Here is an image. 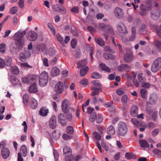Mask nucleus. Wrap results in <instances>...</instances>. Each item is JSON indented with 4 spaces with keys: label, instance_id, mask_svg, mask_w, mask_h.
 Wrapping results in <instances>:
<instances>
[{
    "label": "nucleus",
    "instance_id": "1",
    "mask_svg": "<svg viewBox=\"0 0 161 161\" xmlns=\"http://www.w3.org/2000/svg\"><path fill=\"white\" fill-rule=\"evenodd\" d=\"M6 142L4 141H2L0 142V147H2L1 151V154L2 157L4 159H6L8 158L10 155V151L9 150L7 147H5Z\"/></svg>",
    "mask_w": 161,
    "mask_h": 161
},
{
    "label": "nucleus",
    "instance_id": "2",
    "mask_svg": "<svg viewBox=\"0 0 161 161\" xmlns=\"http://www.w3.org/2000/svg\"><path fill=\"white\" fill-rule=\"evenodd\" d=\"M161 68V57L156 58L153 62L151 67V70L154 73H156Z\"/></svg>",
    "mask_w": 161,
    "mask_h": 161
},
{
    "label": "nucleus",
    "instance_id": "3",
    "mask_svg": "<svg viewBox=\"0 0 161 161\" xmlns=\"http://www.w3.org/2000/svg\"><path fill=\"white\" fill-rule=\"evenodd\" d=\"M48 80V73L44 71L40 75L39 79V85L41 86H45L47 84Z\"/></svg>",
    "mask_w": 161,
    "mask_h": 161
},
{
    "label": "nucleus",
    "instance_id": "4",
    "mask_svg": "<svg viewBox=\"0 0 161 161\" xmlns=\"http://www.w3.org/2000/svg\"><path fill=\"white\" fill-rule=\"evenodd\" d=\"M26 33V31H24L21 32L19 31L15 34V41L17 42L18 45H20V47H22V45L24 44L25 41L23 37Z\"/></svg>",
    "mask_w": 161,
    "mask_h": 161
},
{
    "label": "nucleus",
    "instance_id": "5",
    "mask_svg": "<svg viewBox=\"0 0 161 161\" xmlns=\"http://www.w3.org/2000/svg\"><path fill=\"white\" fill-rule=\"evenodd\" d=\"M118 133L121 136H124L127 132V128L126 124L123 122H120L118 125Z\"/></svg>",
    "mask_w": 161,
    "mask_h": 161
},
{
    "label": "nucleus",
    "instance_id": "6",
    "mask_svg": "<svg viewBox=\"0 0 161 161\" xmlns=\"http://www.w3.org/2000/svg\"><path fill=\"white\" fill-rule=\"evenodd\" d=\"M63 153L65 155V159L66 161H71L72 160V151L69 147L67 146H65L63 149Z\"/></svg>",
    "mask_w": 161,
    "mask_h": 161
},
{
    "label": "nucleus",
    "instance_id": "7",
    "mask_svg": "<svg viewBox=\"0 0 161 161\" xmlns=\"http://www.w3.org/2000/svg\"><path fill=\"white\" fill-rule=\"evenodd\" d=\"M124 60L126 63H130L132 62L134 59V56L133 52L131 51H128L124 54Z\"/></svg>",
    "mask_w": 161,
    "mask_h": 161
},
{
    "label": "nucleus",
    "instance_id": "8",
    "mask_svg": "<svg viewBox=\"0 0 161 161\" xmlns=\"http://www.w3.org/2000/svg\"><path fill=\"white\" fill-rule=\"evenodd\" d=\"M23 46L24 45H22V47H20V45H18L17 43V42H16L15 43H12L10 44V50L13 53H16L23 47Z\"/></svg>",
    "mask_w": 161,
    "mask_h": 161
},
{
    "label": "nucleus",
    "instance_id": "9",
    "mask_svg": "<svg viewBox=\"0 0 161 161\" xmlns=\"http://www.w3.org/2000/svg\"><path fill=\"white\" fill-rule=\"evenodd\" d=\"M114 14L115 17L118 19H121L124 15L123 10L118 7H116L114 11Z\"/></svg>",
    "mask_w": 161,
    "mask_h": 161
},
{
    "label": "nucleus",
    "instance_id": "10",
    "mask_svg": "<svg viewBox=\"0 0 161 161\" xmlns=\"http://www.w3.org/2000/svg\"><path fill=\"white\" fill-rule=\"evenodd\" d=\"M58 122L63 126H65L67 124L66 117L63 113L59 114L58 116Z\"/></svg>",
    "mask_w": 161,
    "mask_h": 161
},
{
    "label": "nucleus",
    "instance_id": "11",
    "mask_svg": "<svg viewBox=\"0 0 161 161\" xmlns=\"http://www.w3.org/2000/svg\"><path fill=\"white\" fill-rule=\"evenodd\" d=\"M27 38L30 41H35L37 38L38 35L36 33L33 31H30L27 33Z\"/></svg>",
    "mask_w": 161,
    "mask_h": 161
},
{
    "label": "nucleus",
    "instance_id": "12",
    "mask_svg": "<svg viewBox=\"0 0 161 161\" xmlns=\"http://www.w3.org/2000/svg\"><path fill=\"white\" fill-rule=\"evenodd\" d=\"M160 15V11L159 9L152 10L151 12V16L153 20L157 19Z\"/></svg>",
    "mask_w": 161,
    "mask_h": 161
},
{
    "label": "nucleus",
    "instance_id": "13",
    "mask_svg": "<svg viewBox=\"0 0 161 161\" xmlns=\"http://www.w3.org/2000/svg\"><path fill=\"white\" fill-rule=\"evenodd\" d=\"M118 31L121 33H127L128 31L124 25L122 23H120L117 25Z\"/></svg>",
    "mask_w": 161,
    "mask_h": 161
},
{
    "label": "nucleus",
    "instance_id": "14",
    "mask_svg": "<svg viewBox=\"0 0 161 161\" xmlns=\"http://www.w3.org/2000/svg\"><path fill=\"white\" fill-rule=\"evenodd\" d=\"M55 90L58 93L60 94L62 93L64 90L63 82L60 81L58 82L55 86Z\"/></svg>",
    "mask_w": 161,
    "mask_h": 161
},
{
    "label": "nucleus",
    "instance_id": "15",
    "mask_svg": "<svg viewBox=\"0 0 161 161\" xmlns=\"http://www.w3.org/2000/svg\"><path fill=\"white\" fill-rule=\"evenodd\" d=\"M118 69L119 71H129L131 69L130 66L128 64H122L118 67Z\"/></svg>",
    "mask_w": 161,
    "mask_h": 161
},
{
    "label": "nucleus",
    "instance_id": "16",
    "mask_svg": "<svg viewBox=\"0 0 161 161\" xmlns=\"http://www.w3.org/2000/svg\"><path fill=\"white\" fill-rule=\"evenodd\" d=\"M56 117L53 115L50 120L49 125L52 129H54L56 127Z\"/></svg>",
    "mask_w": 161,
    "mask_h": 161
},
{
    "label": "nucleus",
    "instance_id": "17",
    "mask_svg": "<svg viewBox=\"0 0 161 161\" xmlns=\"http://www.w3.org/2000/svg\"><path fill=\"white\" fill-rule=\"evenodd\" d=\"M27 149L26 145H23L20 149V152L19 153L22 155L23 156L25 157L27 156Z\"/></svg>",
    "mask_w": 161,
    "mask_h": 161
},
{
    "label": "nucleus",
    "instance_id": "18",
    "mask_svg": "<svg viewBox=\"0 0 161 161\" xmlns=\"http://www.w3.org/2000/svg\"><path fill=\"white\" fill-rule=\"evenodd\" d=\"M91 90L92 91V93L91 94V96H92L98 95L100 92H101L102 91V90L101 88H96L93 86H91Z\"/></svg>",
    "mask_w": 161,
    "mask_h": 161
},
{
    "label": "nucleus",
    "instance_id": "19",
    "mask_svg": "<svg viewBox=\"0 0 161 161\" xmlns=\"http://www.w3.org/2000/svg\"><path fill=\"white\" fill-rule=\"evenodd\" d=\"M138 113V108L135 105L132 106L130 108V114L133 117L136 116Z\"/></svg>",
    "mask_w": 161,
    "mask_h": 161
},
{
    "label": "nucleus",
    "instance_id": "20",
    "mask_svg": "<svg viewBox=\"0 0 161 161\" xmlns=\"http://www.w3.org/2000/svg\"><path fill=\"white\" fill-rule=\"evenodd\" d=\"M100 69L105 72L110 73L111 72L110 69L106 65L103 63H101L99 64Z\"/></svg>",
    "mask_w": 161,
    "mask_h": 161
},
{
    "label": "nucleus",
    "instance_id": "21",
    "mask_svg": "<svg viewBox=\"0 0 161 161\" xmlns=\"http://www.w3.org/2000/svg\"><path fill=\"white\" fill-rule=\"evenodd\" d=\"M62 108L63 111L64 113H67L68 111L67 100L66 99H65L62 102Z\"/></svg>",
    "mask_w": 161,
    "mask_h": 161
},
{
    "label": "nucleus",
    "instance_id": "22",
    "mask_svg": "<svg viewBox=\"0 0 161 161\" xmlns=\"http://www.w3.org/2000/svg\"><path fill=\"white\" fill-rule=\"evenodd\" d=\"M139 143L140 146L143 148H148L149 147V145L147 141L145 140H140Z\"/></svg>",
    "mask_w": 161,
    "mask_h": 161
},
{
    "label": "nucleus",
    "instance_id": "23",
    "mask_svg": "<svg viewBox=\"0 0 161 161\" xmlns=\"http://www.w3.org/2000/svg\"><path fill=\"white\" fill-rule=\"evenodd\" d=\"M59 69L57 67L52 68L51 71V75L53 76H55L58 75L60 73Z\"/></svg>",
    "mask_w": 161,
    "mask_h": 161
},
{
    "label": "nucleus",
    "instance_id": "24",
    "mask_svg": "<svg viewBox=\"0 0 161 161\" xmlns=\"http://www.w3.org/2000/svg\"><path fill=\"white\" fill-rule=\"evenodd\" d=\"M29 90L30 93H36L37 92H38V89L36 84V83H34L31 85L30 86Z\"/></svg>",
    "mask_w": 161,
    "mask_h": 161
},
{
    "label": "nucleus",
    "instance_id": "25",
    "mask_svg": "<svg viewBox=\"0 0 161 161\" xmlns=\"http://www.w3.org/2000/svg\"><path fill=\"white\" fill-rule=\"evenodd\" d=\"M61 134L60 131L58 130H54L52 132V136L53 138L55 140L59 139Z\"/></svg>",
    "mask_w": 161,
    "mask_h": 161
},
{
    "label": "nucleus",
    "instance_id": "26",
    "mask_svg": "<svg viewBox=\"0 0 161 161\" xmlns=\"http://www.w3.org/2000/svg\"><path fill=\"white\" fill-rule=\"evenodd\" d=\"M154 45L157 51L160 52H161V42L156 40L154 42Z\"/></svg>",
    "mask_w": 161,
    "mask_h": 161
},
{
    "label": "nucleus",
    "instance_id": "27",
    "mask_svg": "<svg viewBox=\"0 0 161 161\" xmlns=\"http://www.w3.org/2000/svg\"><path fill=\"white\" fill-rule=\"evenodd\" d=\"M48 112V109L44 107H42L39 111V113L40 115L44 116H46Z\"/></svg>",
    "mask_w": 161,
    "mask_h": 161
},
{
    "label": "nucleus",
    "instance_id": "28",
    "mask_svg": "<svg viewBox=\"0 0 161 161\" xmlns=\"http://www.w3.org/2000/svg\"><path fill=\"white\" fill-rule=\"evenodd\" d=\"M89 69L88 67L87 66L82 68L80 71V76H84L87 72Z\"/></svg>",
    "mask_w": 161,
    "mask_h": 161
},
{
    "label": "nucleus",
    "instance_id": "29",
    "mask_svg": "<svg viewBox=\"0 0 161 161\" xmlns=\"http://www.w3.org/2000/svg\"><path fill=\"white\" fill-rule=\"evenodd\" d=\"M141 97L143 99H146L147 97V91L145 88L141 89L140 90Z\"/></svg>",
    "mask_w": 161,
    "mask_h": 161
},
{
    "label": "nucleus",
    "instance_id": "30",
    "mask_svg": "<svg viewBox=\"0 0 161 161\" xmlns=\"http://www.w3.org/2000/svg\"><path fill=\"white\" fill-rule=\"evenodd\" d=\"M146 26L144 24H142L140 26L139 31L141 34H144L146 33Z\"/></svg>",
    "mask_w": 161,
    "mask_h": 161
},
{
    "label": "nucleus",
    "instance_id": "31",
    "mask_svg": "<svg viewBox=\"0 0 161 161\" xmlns=\"http://www.w3.org/2000/svg\"><path fill=\"white\" fill-rule=\"evenodd\" d=\"M31 108L34 109L37 107V101L34 98H32L31 99Z\"/></svg>",
    "mask_w": 161,
    "mask_h": 161
},
{
    "label": "nucleus",
    "instance_id": "32",
    "mask_svg": "<svg viewBox=\"0 0 161 161\" xmlns=\"http://www.w3.org/2000/svg\"><path fill=\"white\" fill-rule=\"evenodd\" d=\"M11 72L12 74L17 75L19 73V70L17 66H11Z\"/></svg>",
    "mask_w": 161,
    "mask_h": 161
},
{
    "label": "nucleus",
    "instance_id": "33",
    "mask_svg": "<svg viewBox=\"0 0 161 161\" xmlns=\"http://www.w3.org/2000/svg\"><path fill=\"white\" fill-rule=\"evenodd\" d=\"M125 157L127 159H130L131 158L135 159L136 158L135 155L130 153H125Z\"/></svg>",
    "mask_w": 161,
    "mask_h": 161
},
{
    "label": "nucleus",
    "instance_id": "34",
    "mask_svg": "<svg viewBox=\"0 0 161 161\" xmlns=\"http://www.w3.org/2000/svg\"><path fill=\"white\" fill-rule=\"evenodd\" d=\"M11 81L12 85H14L18 84L19 82L18 79L15 76L11 75L10 76Z\"/></svg>",
    "mask_w": 161,
    "mask_h": 161
},
{
    "label": "nucleus",
    "instance_id": "35",
    "mask_svg": "<svg viewBox=\"0 0 161 161\" xmlns=\"http://www.w3.org/2000/svg\"><path fill=\"white\" fill-rule=\"evenodd\" d=\"M95 41L98 45L101 46H103L105 43L104 40L100 38H95Z\"/></svg>",
    "mask_w": 161,
    "mask_h": 161
},
{
    "label": "nucleus",
    "instance_id": "36",
    "mask_svg": "<svg viewBox=\"0 0 161 161\" xmlns=\"http://www.w3.org/2000/svg\"><path fill=\"white\" fill-rule=\"evenodd\" d=\"M104 31L110 33L112 35L114 34V32L112 27L109 25H106V27Z\"/></svg>",
    "mask_w": 161,
    "mask_h": 161
},
{
    "label": "nucleus",
    "instance_id": "37",
    "mask_svg": "<svg viewBox=\"0 0 161 161\" xmlns=\"http://www.w3.org/2000/svg\"><path fill=\"white\" fill-rule=\"evenodd\" d=\"M91 77L92 78L100 79L102 78V76L99 73L94 72L91 75Z\"/></svg>",
    "mask_w": 161,
    "mask_h": 161
},
{
    "label": "nucleus",
    "instance_id": "38",
    "mask_svg": "<svg viewBox=\"0 0 161 161\" xmlns=\"http://www.w3.org/2000/svg\"><path fill=\"white\" fill-rule=\"evenodd\" d=\"M107 130L108 133L109 135H113L115 133L114 127L113 125L110 126L108 127Z\"/></svg>",
    "mask_w": 161,
    "mask_h": 161
},
{
    "label": "nucleus",
    "instance_id": "39",
    "mask_svg": "<svg viewBox=\"0 0 161 161\" xmlns=\"http://www.w3.org/2000/svg\"><path fill=\"white\" fill-rule=\"evenodd\" d=\"M87 63L86 60H82L77 63V65L78 68H80L83 66L85 65Z\"/></svg>",
    "mask_w": 161,
    "mask_h": 161
},
{
    "label": "nucleus",
    "instance_id": "40",
    "mask_svg": "<svg viewBox=\"0 0 161 161\" xmlns=\"http://www.w3.org/2000/svg\"><path fill=\"white\" fill-rule=\"evenodd\" d=\"M47 26L52 34L55 35L56 33L55 29L52 24L50 23H48L47 24Z\"/></svg>",
    "mask_w": 161,
    "mask_h": 161
},
{
    "label": "nucleus",
    "instance_id": "41",
    "mask_svg": "<svg viewBox=\"0 0 161 161\" xmlns=\"http://www.w3.org/2000/svg\"><path fill=\"white\" fill-rule=\"evenodd\" d=\"M29 96L27 94H25L23 97V102L26 106L28 105L29 102Z\"/></svg>",
    "mask_w": 161,
    "mask_h": 161
},
{
    "label": "nucleus",
    "instance_id": "42",
    "mask_svg": "<svg viewBox=\"0 0 161 161\" xmlns=\"http://www.w3.org/2000/svg\"><path fill=\"white\" fill-rule=\"evenodd\" d=\"M137 77L141 85L146 81V79L142 76V74H139L137 75Z\"/></svg>",
    "mask_w": 161,
    "mask_h": 161
},
{
    "label": "nucleus",
    "instance_id": "43",
    "mask_svg": "<svg viewBox=\"0 0 161 161\" xmlns=\"http://www.w3.org/2000/svg\"><path fill=\"white\" fill-rule=\"evenodd\" d=\"M27 56L28 55H26L25 53H21L19 55V58L21 61L24 62L26 60V58H27Z\"/></svg>",
    "mask_w": 161,
    "mask_h": 161
},
{
    "label": "nucleus",
    "instance_id": "44",
    "mask_svg": "<svg viewBox=\"0 0 161 161\" xmlns=\"http://www.w3.org/2000/svg\"><path fill=\"white\" fill-rule=\"evenodd\" d=\"M103 120V118L100 114H98L96 115V120L97 123H100L102 122Z\"/></svg>",
    "mask_w": 161,
    "mask_h": 161
},
{
    "label": "nucleus",
    "instance_id": "45",
    "mask_svg": "<svg viewBox=\"0 0 161 161\" xmlns=\"http://www.w3.org/2000/svg\"><path fill=\"white\" fill-rule=\"evenodd\" d=\"M96 113H93L90 115L89 120L91 122H94L96 120Z\"/></svg>",
    "mask_w": 161,
    "mask_h": 161
},
{
    "label": "nucleus",
    "instance_id": "46",
    "mask_svg": "<svg viewBox=\"0 0 161 161\" xmlns=\"http://www.w3.org/2000/svg\"><path fill=\"white\" fill-rule=\"evenodd\" d=\"M6 46L4 43H2L0 44V52L2 53H4L6 51Z\"/></svg>",
    "mask_w": 161,
    "mask_h": 161
},
{
    "label": "nucleus",
    "instance_id": "47",
    "mask_svg": "<svg viewBox=\"0 0 161 161\" xmlns=\"http://www.w3.org/2000/svg\"><path fill=\"white\" fill-rule=\"evenodd\" d=\"M74 129L72 126H68L66 128V132L67 133L72 134L74 133Z\"/></svg>",
    "mask_w": 161,
    "mask_h": 161
},
{
    "label": "nucleus",
    "instance_id": "48",
    "mask_svg": "<svg viewBox=\"0 0 161 161\" xmlns=\"http://www.w3.org/2000/svg\"><path fill=\"white\" fill-rule=\"evenodd\" d=\"M155 110L151 107L147 106L146 108V111L149 114H151Z\"/></svg>",
    "mask_w": 161,
    "mask_h": 161
},
{
    "label": "nucleus",
    "instance_id": "49",
    "mask_svg": "<svg viewBox=\"0 0 161 161\" xmlns=\"http://www.w3.org/2000/svg\"><path fill=\"white\" fill-rule=\"evenodd\" d=\"M70 11L75 14H78L79 12V8L78 6H74L70 9Z\"/></svg>",
    "mask_w": 161,
    "mask_h": 161
},
{
    "label": "nucleus",
    "instance_id": "50",
    "mask_svg": "<svg viewBox=\"0 0 161 161\" xmlns=\"http://www.w3.org/2000/svg\"><path fill=\"white\" fill-rule=\"evenodd\" d=\"M149 99L150 102H152L153 103H155L156 102L157 98L155 95H150Z\"/></svg>",
    "mask_w": 161,
    "mask_h": 161
},
{
    "label": "nucleus",
    "instance_id": "51",
    "mask_svg": "<svg viewBox=\"0 0 161 161\" xmlns=\"http://www.w3.org/2000/svg\"><path fill=\"white\" fill-rule=\"evenodd\" d=\"M93 135L95 139L97 140H100L101 139L100 135L96 132H94L93 133Z\"/></svg>",
    "mask_w": 161,
    "mask_h": 161
},
{
    "label": "nucleus",
    "instance_id": "52",
    "mask_svg": "<svg viewBox=\"0 0 161 161\" xmlns=\"http://www.w3.org/2000/svg\"><path fill=\"white\" fill-rule=\"evenodd\" d=\"M18 9L17 7L14 6L12 7L10 9L9 12L10 14H14L18 11Z\"/></svg>",
    "mask_w": 161,
    "mask_h": 161
},
{
    "label": "nucleus",
    "instance_id": "53",
    "mask_svg": "<svg viewBox=\"0 0 161 161\" xmlns=\"http://www.w3.org/2000/svg\"><path fill=\"white\" fill-rule=\"evenodd\" d=\"M71 32L72 35L75 36H78V33L77 31V29L75 27L71 28Z\"/></svg>",
    "mask_w": 161,
    "mask_h": 161
},
{
    "label": "nucleus",
    "instance_id": "54",
    "mask_svg": "<svg viewBox=\"0 0 161 161\" xmlns=\"http://www.w3.org/2000/svg\"><path fill=\"white\" fill-rule=\"evenodd\" d=\"M28 77L31 84L32 81L36 80V76L34 75H30L28 76Z\"/></svg>",
    "mask_w": 161,
    "mask_h": 161
},
{
    "label": "nucleus",
    "instance_id": "55",
    "mask_svg": "<svg viewBox=\"0 0 161 161\" xmlns=\"http://www.w3.org/2000/svg\"><path fill=\"white\" fill-rule=\"evenodd\" d=\"M153 153L158 155L159 157L161 158V151L158 149H155L153 151Z\"/></svg>",
    "mask_w": 161,
    "mask_h": 161
},
{
    "label": "nucleus",
    "instance_id": "56",
    "mask_svg": "<svg viewBox=\"0 0 161 161\" xmlns=\"http://www.w3.org/2000/svg\"><path fill=\"white\" fill-rule=\"evenodd\" d=\"M128 96L126 95L123 96L121 98V101L123 103H127V102Z\"/></svg>",
    "mask_w": 161,
    "mask_h": 161
},
{
    "label": "nucleus",
    "instance_id": "57",
    "mask_svg": "<svg viewBox=\"0 0 161 161\" xmlns=\"http://www.w3.org/2000/svg\"><path fill=\"white\" fill-rule=\"evenodd\" d=\"M147 127L148 129H152L155 127V125L152 122H149L147 124Z\"/></svg>",
    "mask_w": 161,
    "mask_h": 161
},
{
    "label": "nucleus",
    "instance_id": "58",
    "mask_svg": "<svg viewBox=\"0 0 161 161\" xmlns=\"http://www.w3.org/2000/svg\"><path fill=\"white\" fill-rule=\"evenodd\" d=\"M71 44L72 47L73 49L75 48L77 44L76 40L74 38L72 40Z\"/></svg>",
    "mask_w": 161,
    "mask_h": 161
},
{
    "label": "nucleus",
    "instance_id": "59",
    "mask_svg": "<svg viewBox=\"0 0 161 161\" xmlns=\"http://www.w3.org/2000/svg\"><path fill=\"white\" fill-rule=\"evenodd\" d=\"M22 82L24 83L30 84V81L29 80L28 76L26 77H24L22 78Z\"/></svg>",
    "mask_w": 161,
    "mask_h": 161
},
{
    "label": "nucleus",
    "instance_id": "60",
    "mask_svg": "<svg viewBox=\"0 0 161 161\" xmlns=\"http://www.w3.org/2000/svg\"><path fill=\"white\" fill-rule=\"evenodd\" d=\"M92 84L100 88L102 87L101 84L99 82L98 80H94L92 81Z\"/></svg>",
    "mask_w": 161,
    "mask_h": 161
},
{
    "label": "nucleus",
    "instance_id": "61",
    "mask_svg": "<svg viewBox=\"0 0 161 161\" xmlns=\"http://www.w3.org/2000/svg\"><path fill=\"white\" fill-rule=\"evenodd\" d=\"M104 49L105 51L106 52H109L113 53H115V50L111 49L110 47L108 46L104 47Z\"/></svg>",
    "mask_w": 161,
    "mask_h": 161
},
{
    "label": "nucleus",
    "instance_id": "62",
    "mask_svg": "<svg viewBox=\"0 0 161 161\" xmlns=\"http://www.w3.org/2000/svg\"><path fill=\"white\" fill-rule=\"evenodd\" d=\"M56 38L59 42L62 43L63 42V39L59 33H57L56 35Z\"/></svg>",
    "mask_w": 161,
    "mask_h": 161
},
{
    "label": "nucleus",
    "instance_id": "63",
    "mask_svg": "<svg viewBox=\"0 0 161 161\" xmlns=\"http://www.w3.org/2000/svg\"><path fill=\"white\" fill-rule=\"evenodd\" d=\"M12 59L11 58H8L6 59L5 64L7 66H10L11 64Z\"/></svg>",
    "mask_w": 161,
    "mask_h": 161
},
{
    "label": "nucleus",
    "instance_id": "64",
    "mask_svg": "<svg viewBox=\"0 0 161 161\" xmlns=\"http://www.w3.org/2000/svg\"><path fill=\"white\" fill-rule=\"evenodd\" d=\"M99 27L100 30L104 31L106 27V25L104 23H101L99 24Z\"/></svg>",
    "mask_w": 161,
    "mask_h": 161
}]
</instances>
